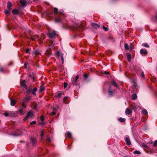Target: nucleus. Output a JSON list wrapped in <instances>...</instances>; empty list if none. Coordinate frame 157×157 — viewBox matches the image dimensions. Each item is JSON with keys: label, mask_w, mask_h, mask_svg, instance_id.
<instances>
[{"label": "nucleus", "mask_w": 157, "mask_h": 157, "mask_svg": "<svg viewBox=\"0 0 157 157\" xmlns=\"http://www.w3.org/2000/svg\"><path fill=\"white\" fill-rule=\"evenodd\" d=\"M67 86V84L66 82H64L63 84L64 87L66 88Z\"/></svg>", "instance_id": "40"}, {"label": "nucleus", "mask_w": 157, "mask_h": 157, "mask_svg": "<svg viewBox=\"0 0 157 157\" xmlns=\"http://www.w3.org/2000/svg\"><path fill=\"white\" fill-rule=\"evenodd\" d=\"M12 6V3L9 1L8 2H7V7L9 10L10 9V8Z\"/></svg>", "instance_id": "13"}, {"label": "nucleus", "mask_w": 157, "mask_h": 157, "mask_svg": "<svg viewBox=\"0 0 157 157\" xmlns=\"http://www.w3.org/2000/svg\"><path fill=\"white\" fill-rule=\"evenodd\" d=\"M47 141H48V140L49 141V142H50L51 141V140L49 138V137H48L47 138Z\"/></svg>", "instance_id": "47"}, {"label": "nucleus", "mask_w": 157, "mask_h": 157, "mask_svg": "<svg viewBox=\"0 0 157 157\" xmlns=\"http://www.w3.org/2000/svg\"><path fill=\"white\" fill-rule=\"evenodd\" d=\"M36 123V121H33L30 123V124L31 125L34 124Z\"/></svg>", "instance_id": "38"}, {"label": "nucleus", "mask_w": 157, "mask_h": 157, "mask_svg": "<svg viewBox=\"0 0 157 157\" xmlns=\"http://www.w3.org/2000/svg\"><path fill=\"white\" fill-rule=\"evenodd\" d=\"M111 85L115 86L117 88H118V85L114 81H113L111 82Z\"/></svg>", "instance_id": "17"}, {"label": "nucleus", "mask_w": 157, "mask_h": 157, "mask_svg": "<svg viewBox=\"0 0 157 157\" xmlns=\"http://www.w3.org/2000/svg\"><path fill=\"white\" fill-rule=\"evenodd\" d=\"M35 38H36L34 37L33 36L32 37V40H34V39H35Z\"/></svg>", "instance_id": "56"}, {"label": "nucleus", "mask_w": 157, "mask_h": 157, "mask_svg": "<svg viewBox=\"0 0 157 157\" xmlns=\"http://www.w3.org/2000/svg\"><path fill=\"white\" fill-rule=\"evenodd\" d=\"M125 138V142L128 145H130L131 144V141L129 139V137L128 136H126Z\"/></svg>", "instance_id": "4"}, {"label": "nucleus", "mask_w": 157, "mask_h": 157, "mask_svg": "<svg viewBox=\"0 0 157 157\" xmlns=\"http://www.w3.org/2000/svg\"><path fill=\"white\" fill-rule=\"evenodd\" d=\"M54 10H58V9L57 8H55L54 9Z\"/></svg>", "instance_id": "58"}, {"label": "nucleus", "mask_w": 157, "mask_h": 157, "mask_svg": "<svg viewBox=\"0 0 157 157\" xmlns=\"http://www.w3.org/2000/svg\"><path fill=\"white\" fill-rule=\"evenodd\" d=\"M119 121L121 122H123L125 121L124 119L121 117L119 119Z\"/></svg>", "instance_id": "30"}, {"label": "nucleus", "mask_w": 157, "mask_h": 157, "mask_svg": "<svg viewBox=\"0 0 157 157\" xmlns=\"http://www.w3.org/2000/svg\"><path fill=\"white\" fill-rule=\"evenodd\" d=\"M44 135V132L43 131H42L41 133V136L42 137Z\"/></svg>", "instance_id": "45"}, {"label": "nucleus", "mask_w": 157, "mask_h": 157, "mask_svg": "<svg viewBox=\"0 0 157 157\" xmlns=\"http://www.w3.org/2000/svg\"><path fill=\"white\" fill-rule=\"evenodd\" d=\"M66 98H67V97H65V98H64L63 99V100L64 101V100H65V99Z\"/></svg>", "instance_id": "57"}, {"label": "nucleus", "mask_w": 157, "mask_h": 157, "mask_svg": "<svg viewBox=\"0 0 157 157\" xmlns=\"http://www.w3.org/2000/svg\"><path fill=\"white\" fill-rule=\"evenodd\" d=\"M3 114L5 116L7 117L10 116V113L9 112H6L4 113Z\"/></svg>", "instance_id": "27"}, {"label": "nucleus", "mask_w": 157, "mask_h": 157, "mask_svg": "<svg viewBox=\"0 0 157 157\" xmlns=\"http://www.w3.org/2000/svg\"><path fill=\"white\" fill-rule=\"evenodd\" d=\"M141 75H142V77H144V75L143 73H142V74Z\"/></svg>", "instance_id": "53"}, {"label": "nucleus", "mask_w": 157, "mask_h": 157, "mask_svg": "<svg viewBox=\"0 0 157 157\" xmlns=\"http://www.w3.org/2000/svg\"><path fill=\"white\" fill-rule=\"evenodd\" d=\"M124 48L126 49H128V44L126 43H125L124 45Z\"/></svg>", "instance_id": "31"}, {"label": "nucleus", "mask_w": 157, "mask_h": 157, "mask_svg": "<svg viewBox=\"0 0 157 157\" xmlns=\"http://www.w3.org/2000/svg\"><path fill=\"white\" fill-rule=\"evenodd\" d=\"M45 90V88L43 86H41L40 87L39 91L40 92H42Z\"/></svg>", "instance_id": "21"}, {"label": "nucleus", "mask_w": 157, "mask_h": 157, "mask_svg": "<svg viewBox=\"0 0 157 157\" xmlns=\"http://www.w3.org/2000/svg\"><path fill=\"white\" fill-rule=\"evenodd\" d=\"M115 90H113L112 91H110L109 90V95H112L113 94V93L114 92H115Z\"/></svg>", "instance_id": "26"}, {"label": "nucleus", "mask_w": 157, "mask_h": 157, "mask_svg": "<svg viewBox=\"0 0 157 157\" xmlns=\"http://www.w3.org/2000/svg\"><path fill=\"white\" fill-rule=\"evenodd\" d=\"M44 118L43 116H42L40 117V120L42 121H44Z\"/></svg>", "instance_id": "39"}, {"label": "nucleus", "mask_w": 157, "mask_h": 157, "mask_svg": "<svg viewBox=\"0 0 157 157\" xmlns=\"http://www.w3.org/2000/svg\"><path fill=\"white\" fill-rule=\"evenodd\" d=\"M61 58L62 63H63L64 62V60L63 57V53L61 54Z\"/></svg>", "instance_id": "29"}, {"label": "nucleus", "mask_w": 157, "mask_h": 157, "mask_svg": "<svg viewBox=\"0 0 157 157\" xmlns=\"http://www.w3.org/2000/svg\"><path fill=\"white\" fill-rule=\"evenodd\" d=\"M157 146V140H155V142L153 144V146L156 147Z\"/></svg>", "instance_id": "35"}, {"label": "nucleus", "mask_w": 157, "mask_h": 157, "mask_svg": "<svg viewBox=\"0 0 157 157\" xmlns=\"http://www.w3.org/2000/svg\"><path fill=\"white\" fill-rule=\"evenodd\" d=\"M44 124V123L43 122H42V123H41V124Z\"/></svg>", "instance_id": "61"}, {"label": "nucleus", "mask_w": 157, "mask_h": 157, "mask_svg": "<svg viewBox=\"0 0 157 157\" xmlns=\"http://www.w3.org/2000/svg\"><path fill=\"white\" fill-rule=\"evenodd\" d=\"M130 46H131V50H132V44H131Z\"/></svg>", "instance_id": "59"}, {"label": "nucleus", "mask_w": 157, "mask_h": 157, "mask_svg": "<svg viewBox=\"0 0 157 157\" xmlns=\"http://www.w3.org/2000/svg\"><path fill=\"white\" fill-rule=\"evenodd\" d=\"M61 95H62L61 93H59L58 94H57V97H58V98L60 97H61Z\"/></svg>", "instance_id": "42"}, {"label": "nucleus", "mask_w": 157, "mask_h": 157, "mask_svg": "<svg viewBox=\"0 0 157 157\" xmlns=\"http://www.w3.org/2000/svg\"><path fill=\"white\" fill-rule=\"evenodd\" d=\"M31 141L32 142L33 144H34L36 142V140L35 139L32 138L31 139Z\"/></svg>", "instance_id": "37"}, {"label": "nucleus", "mask_w": 157, "mask_h": 157, "mask_svg": "<svg viewBox=\"0 0 157 157\" xmlns=\"http://www.w3.org/2000/svg\"><path fill=\"white\" fill-rule=\"evenodd\" d=\"M67 135L68 137V138H71V132H67Z\"/></svg>", "instance_id": "33"}, {"label": "nucleus", "mask_w": 157, "mask_h": 157, "mask_svg": "<svg viewBox=\"0 0 157 157\" xmlns=\"http://www.w3.org/2000/svg\"><path fill=\"white\" fill-rule=\"evenodd\" d=\"M155 18L157 20V13H156V15H155Z\"/></svg>", "instance_id": "55"}, {"label": "nucleus", "mask_w": 157, "mask_h": 157, "mask_svg": "<svg viewBox=\"0 0 157 157\" xmlns=\"http://www.w3.org/2000/svg\"><path fill=\"white\" fill-rule=\"evenodd\" d=\"M102 73L103 74L108 75V74H109V72L105 71H104V72H103Z\"/></svg>", "instance_id": "36"}, {"label": "nucleus", "mask_w": 157, "mask_h": 157, "mask_svg": "<svg viewBox=\"0 0 157 157\" xmlns=\"http://www.w3.org/2000/svg\"><path fill=\"white\" fill-rule=\"evenodd\" d=\"M142 146L143 147L145 148L148 149L149 147H148L147 145L145 143H142Z\"/></svg>", "instance_id": "19"}, {"label": "nucleus", "mask_w": 157, "mask_h": 157, "mask_svg": "<svg viewBox=\"0 0 157 157\" xmlns=\"http://www.w3.org/2000/svg\"><path fill=\"white\" fill-rule=\"evenodd\" d=\"M78 78V75H77L75 79L73 82V84L74 85H76V82H77V80Z\"/></svg>", "instance_id": "14"}, {"label": "nucleus", "mask_w": 157, "mask_h": 157, "mask_svg": "<svg viewBox=\"0 0 157 157\" xmlns=\"http://www.w3.org/2000/svg\"><path fill=\"white\" fill-rule=\"evenodd\" d=\"M103 28L104 30L107 31L108 30V28L107 27H105L104 26H103Z\"/></svg>", "instance_id": "41"}, {"label": "nucleus", "mask_w": 157, "mask_h": 157, "mask_svg": "<svg viewBox=\"0 0 157 157\" xmlns=\"http://www.w3.org/2000/svg\"><path fill=\"white\" fill-rule=\"evenodd\" d=\"M140 52V54L142 55H145L147 54V52L145 49H141Z\"/></svg>", "instance_id": "5"}, {"label": "nucleus", "mask_w": 157, "mask_h": 157, "mask_svg": "<svg viewBox=\"0 0 157 157\" xmlns=\"http://www.w3.org/2000/svg\"><path fill=\"white\" fill-rule=\"evenodd\" d=\"M15 100L14 99L11 100V103H10L11 105L12 106H13L15 105Z\"/></svg>", "instance_id": "15"}, {"label": "nucleus", "mask_w": 157, "mask_h": 157, "mask_svg": "<svg viewBox=\"0 0 157 157\" xmlns=\"http://www.w3.org/2000/svg\"><path fill=\"white\" fill-rule=\"evenodd\" d=\"M61 20V19L59 17L56 18L55 19V21L56 22H59Z\"/></svg>", "instance_id": "32"}, {"label": "nucleus", "mask_w": 157, "mask_h": 157, "mask_svg": "<svg viewBox=\"0 0 157 157\" xmlns=\"http://www.w3.org/2000/svg\"><path fill=\"white\" fill-rule=\"evenodd\" d=\"M134 153L135 154H139V155H140L141 154V152H140V151H135L134 152Z\"/></svg>", "instance_id": "34"}, {"label": "nucleus", "mask_w": 157, "mask_h": 157, "mask_svg": "<svg viewBox=\"0 0 157 157\" xmlns=\"http://www.w3.org/2000/svg\"><path fill=\"white\" fill-rule=\"evenodd\" d=\"M142 46L144 47L149 48V46L148 44L147 43H144L142 44Z\"/></svg>", "instance_id": "20"}, {"label": "nucleus", "mask_w": 157, "mask_h": 157, "mask_svg": "<svg viewBox=\"0 0 157 157\" xmlns=\"http://www.w3.org/2000/svg\"><path fill=\"white\" fill-rule=\"evenodd\" d=\"M58 11L57 10H54V14H56L57 13Z\"/></svg>", "instance_id": "51"}, {"label": "nucleus", "mask_w": 157, "mask_h": 157, "mask_svg": "<svg viewBox=\"0 0 157 157\" xmlns=\"http://www.w3.org/2000/svg\"><path fill=\"white\" fill-rule=\"evenodd\" d=\"M30 51V49L29 48H27L26 50V52L27 53H28Z\"/></svg>", "instance_id": "46"}, {"label": "nucleus", "mask_w": 157, "mask_h": 157, "mask_svg": "<svg viewBox=\"0 0 157 157\" xmlns=\"http://www.w3.org/2000/svg\"><path fill=\"white\" fill-rule=\"evenodd\" d=\"M31 100V97L30 96H26L24 98V100L26 102L29 101Z\"/></svg>", "instance_id": "12"}, {"label": "nucleus", "mask_w": 157, "mask_h": 157, "mask_svg": "<svg viewBox=\"0 0 157 157\" xmlns=\"http://www.w3.org/2000/svg\"><path fill=\"white\" fill-rule=\"evenodd\" d=\"M56 32L55 31H50L48 32V34L49 37L50 39H52L55 37L56 35Z\"/></svg>", "instance_id": "2"}, {"label": "nucleus", "mask_w": 157, "mask_h": 157, "mask_svg": "<svg viewBox=\"0 0 157 157\" xmlns=\"http://www.w3.org/2000/svg\"><path fill=\"white\" fill-rule=\"evenodd\" d=\"M137 98V96L136 94H133L132 97V99L133 100H135Z\"/></svg>", "instance_id": "18"}, {"label": "nucleus", "mask_w": 157, "mask_h": 157, "mask_svg": "<svg viewBox=\"0 0 157 157\" xmlns=\"http://www.w3.org/2000/svg\"><path fill=\"white\" fill-rule=\"evenodd\" d=\"M91 25L95 29H97L99 27L98 25L96 23H91Z\"/></svg>", "instance_id": "7"}, {"label": "nucleus", "mask_w": 157, "mask_h": 157, "mask_svg": "<svg viewBox=\"0 0 157 157\" xmlns=\"http://www.w3.org/2000/svg\"><path fill=\"white\" fill-rule=\"evenodd\" d=\"M55 114H56V112L54 111H53L51 113V115H54Z\"/></svg>", "instance_id": "44"}, {"label": "nucleus", "mask_w": 157, "mask_h": 157, "mask_svg": "<svg viewBox=\"0 0 157 157\" xmlns=\"http://www.w3.org/2000/svg\"><path fill=\"white\" fill-rule=\"evenodd\" d=\"M26 102L24 100H23V101L22 102V105L23 107L24 108H26V105H25V102Z\"/></svg>", "instance_id": "28"}, {"label": "nucleus", "mask_w": 157, "mask_h": 157, "mask_svg": "<svg viewBox=\"0 0 157 157\" xmlns=\"http://www.w3.org/2000/svg\"><path fill=\"white\" fill-rule=\"evenodd\" d=\"M33 113L31 111H29L27 114V115L25 118L24 119V120H26L28 118L32 117L33 116Z\"/></svg>", "instance_id": "3"}, {"label": "nucleus", "mask_w": 157, "mask_h": 157, "mask_svg": "<svg viewBox=\"0 0 157 157\" xmlns=\"http://www.w3.org/2000/svg\"><path fill=\"white\" fill-rule=\"evenodd\" d=\"M33 53L35 55H38L40 54V51L39 50H36V51H35Z\"/></svg>", "instance_id": "10"}, {"label": "nucleus", "mask_w": 157, "mask_h": 157, "mask_svg": "<svg viewBox=\"0 0 157 157\" xmlns=\"http://www.w3.org/2000/svg\"><path fill=\"white\" fill-rule=\"evenodd\" d=\"M133 105H132V109H133V110H136V109H137V108L136 107V106H135L134 107H133Z\"/></svg>", "instance_id": "49"}, {"label": "nucleus", "mask_w": 157, "mask_h": 157, "mask_svg": "<svg viewBox=\"0 0 157 157\" xmlns=\"http://www.w3.org/2000/svg\"><path fill=\"white\" fill-rule=\"evenodd\" d=\"M51 54V52L50 51L47 50L45 52V54L48 56H50Z\"/></svg>", "instance_id": "23"}, {"label": "nucleus", "mask_w": 157, "mask_h": 157, "mask_svg": "<svg viewBox=\"0 0 157 157\" xmlns=\"http://www.w3.org/2000/svg\"><path fill=\"white\" fill-rule=\"evenodd\" d=\"M142 113L143 114L146 115L147 113V112L146 109H144L142 111Z\"/></svg>", "instance_id": "22"}, {"label": "nucleus", "mask_w": 157, "mask_h": 157, "mask_svg": "<svg viewBox=\"0 0 157 157\" xmlns=\"http://www.w3.org/2000/svg\"><path fill=\"white\" fill-rule=\"evenodd\" d=\"M127 59L129 62H130L131 59V55L129 53H127L126 54Z\"/></svg>", "instance_id": "8"}, {"label": "nucleus", "mask_w": 157, "mask_h": 157, "mask_svg": "<svg viewBox=\"0 0 157 157\" xmlns=\"http://www.w3.org/2000/svg\"><path fill=\"white\" fill-rule=\"evenodd\" d=\"M25 68H27V64H25Z\"/></svg>", "instance_id": "54"}, {"label": "nucleus", "mask_w": 157, "mask_h": 157, "mask_svg": "<svg viewBox=\"0 0 157 157\" xmlns=\"http://www.w3.org/2000/svg\"><path fill=\"white\" fill-rule=\"evenodd\" d=\"M28 93H29L30 92L32 93V89H29L28 90Z\"/></svg>", "instance_id": "48"}, {"label": "nucleus", "mask_w": 157, "mask_h": 157, "mask_svg": "<svg viewBox=\"0 0 157 157\" xmlns=\"http://www.w3.org/2000/svg\"><path fill=\"white\" fill-rule=\"evenodd\" d=\"M13 13L15 15H16L18 14L19 13V11L20 10H12Z\"/></svg>", "instance_id": "16"}, {"label": "nucleus", "mask_w": 157, "mask_h": 157, "mask_svg": "<svg viewBox=\"0 0 157 157\" xmlns=\"http://www.w3.org/2000/svg\"><path fill=\"white\" fill-rule=\"evenodd\" d=\"M132 111L129 108H127L125 110V113L126 115H129L132 113Z\"/></svg>", "instance_id": "6"}, {"label": "nucleus", "mask_w": 157, "mask_h": 157, "mask_svg": "<svg viewBox=\"0 0 157 157\" xmlns=\"http://www.w3.org/2000/svg\"><path fill=\"white\" fill-rule=\"evenodd\" d=\"M25 80H23L21 83V85L22 86L24 87H26L27 86L26 84L25 83Z\"/></svg>", "instance_id": "11"}, {"label": "nucleus", "mask_w": 157, "mask_h": 157, "mask_svg": "<svg viewBox=\"0 0 157 157\" xmlns=\"http://www.w3.org/2000/svg\"><path fill=\"white\" fill-rule=\"evenodd\" d=\"M84 78H86L88 77V75H87V74H84Z\"/></svg>", "instance_id": "50"}, {"label": "nucleus", "mask_w": 157, "mask_h": 157, "mask_svg": "<svg viewBox=\"0 0 157 157\" xmlns=\"http://www.w3.org/2000/svg\"><path fill=\"white\" fill-rule=\"evenodd\" d=\"M13 10H16V9H14Z\"/></svg>", "instance_id": "62"}, {"label": "nucleus", "mask_w": 157, "mask_h": 157, "mask_svg": "<svg viewBox=\"0 0 157 157\" xmlns=\"http://www.w3.org/2000/svg\"><path fill=\"white\" fill-rule=\"evenodd\" d=\"M4 70L3 68H1L0 70V71H1L2 72H3L4 71Z\"/></svg>", "instance_id": "43"}, {"label": "nucleus", "mask_w": 157, "mask_h": 157, "mask_svg": "<svg viewBox=\"0 0 157 157\" xmlns=\"http://www.w3.org/2000/svg\"><path fill=\"white\" fill-rule=\"evenodd\" d=\"M20 3L23 7H25L27 5L30 4V2L25 0H20Z\"/></svg>", "instance_id": "1"}, {"label": "nucleus", "mask_w": 157, "mask_h": 157, "mask_svg": "<svg viewBox=\"0 0 157 157\" xmlns=\"http://www.w3.org/2000/svg\"><path fill=\"white\" fill-rule=\"evenodd\" d=\"M59 52H57V55L58 56V57H59Z\"/></svg>", "instance_id": "52"}, {"label": "nucleus", "mask_w": 157, "mask_h": 157, "mask_svg": "<svg viewBox=\"0 0 157 157\" xmlns=\"http://www.w3.org/2000/svg\"><path fill=\"white\" fill-rule=\"evenodd\" d=\"M24 111V110L23 109H20L18 110V112L20 114H22Z\"/></svg>", "instance_id": "24"}, {"label": "nucleus", "mask_w": 157, "mask_h": 157, "mask_svg": "<svg viewBox=\"0 0 157 157\" xmlns=\"http://www.w3.org/2000/svg\"><path fill=\"white\" fill-rule=\"evenodd\" d=\"M37 89L36 87L34 88L33 90L32 89V93L33 95L35 96L36 95V92L37 91Z\"/></svg>", "instance_id": "9"}, {"label": "nucleus", "mask_w": 157, "mask_h": 157, "mask_svg": "<svg viewBox=\"0 0 157 157\" xmlns=\"http://www.w3.org/2000/svg\"><path fill=\"white\" fill-rule=\"evenodd\" d=\"M152 140H151V141H150V142H149V143H150V144H151V143H152Z\"/></svg>", "instance_id": "60"}, {"label": "nucleus", "mask_w": 157, "mask_h": 157, "mask_svg": "<svg viewBox=\"0 0 157 157\" xmlns=\"http://www.w3.org/2000/svg\"><path fill=\"white\" fill-rule=\"evenodd\" d=\"M11 10H5L4 12V13L6 15H9L10 14Z\"/></svg>", "instance_id": "25"}]
</instances>
